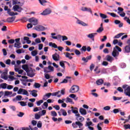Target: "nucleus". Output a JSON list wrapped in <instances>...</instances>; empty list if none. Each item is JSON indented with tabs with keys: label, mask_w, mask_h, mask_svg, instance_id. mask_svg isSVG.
<instances>
[{
	"label": "nucleus",
	"mask_w": 130,
	"mask_h": 130,
	"mask_svg": "<svg viewBox=\"0 0 130 130\" xmlns=\"http://www.w3.org/2000/svg\"><path fill=\"white\" fill-rule=\"evenodd\" d=\"M76 116H77L78 119H77L78 121H76L72 123V126L73 128H77L79 126V128H81L83 126V124L82 123L83 121L85 120V118L81 116L80 114H77L76 115Z\"/></svg>",
	"instance_id": "f257e3e1"
},
{
	"label": "nucleus",
	"mask_w": 130,
	"mask_h": 130,
	"mask_svg": "<svg viewBox=\"0 0 130 130\" xmlns=\"http://www.w3.org/2000/svg\"><path fill=\"white\" fill-rule=\"evenodd\" d=\"M23 70L25 71L26 73H27V76L28 77H30V78H33L34 76H35V74L34 73H30V70H29V66L27 64H23L22 67Z\"/></svg>",
	"instance_id": "f03ea898"
},
{
	"label": "nucleus",
	"mask_w": 130,
	"mask_h": 130,
	"mask_svg": "<svg viewBox=\"0 0 130 130\" xmlns=\"http://www.w3.org/2000/svg\"><path fill=\"white\" fill-rule=\"evenodd\" d=\"M80 90V88L78 85H73L71 87V89L69 90L70 93H77Z\"/></svg>",
	"instance_id": "7ed1b4c3"
},
{
	"label": "nucleus",
	"mask_w": 130,
	"mask_h": 130,
	"mask_svg": "<svg viewBox=\"0 0 130 130\" xmlns=\"http://www.w3.org/2000/svg\"><path fill=\"white\" fill-rule=\"evenodd\" d=\"M44 72L47 74L48 73H51V72H54V68L51 66H49L48 67H45L44 68Z\"/></svg>",
	"instance_id": "20e7f679"
},
{
	"label": "nucleus",
	"mask_w": 130,
	"mask_h": 130,
	"mask_svg": "<svg viewBox=\"0 0 130 130\" xmlns=\"http://www.w3.org/2000/svg\"><path fill=\"white\" fill-rule=\"evenodd\" d=\"M17 94H22V95H26V96H29V94L28 93V91L24 89L20 88Z\"/></svg>",
	"instance_id": "39448f33"
},
{
	"label": "nucleus",
	"mask_w": 130,
	"mask_h": 130,
	"mask_svg": "<svg viewBox=\"0 0 130 130\" xmlns=\"http://www.w3.org/2000/svg\"><path fill=\"white\" fill-rule=\"evenodd\" d=\"M28 21L29 22V23H31V24L34 26H36V25H38V20H37V19L34 17L29 18L28 19Z\"/></svg>",
	"instance_id": "423d86ee"
},
{
	"label": "nucleus",
	"mask_w": 130,
	"mask_h": 130,
	"mask_svg": "<svg viewBox=\"0 0 130 130\" xmlns=\"http://www.w3.org/2000/svg\"><path fill=\"white\" fill-rule=\"evenodd\" d=\"M112 55L113 57L116 58L117 59V57L119 55V52L117 51V50L115 48H113V51L112 52Z\"/></svg>",
	"instance_id": "0eeeda50"
},
{
	"label": "nucleus",
	"mask_w": 130,
	"mask_h": 130,
	"mask_svg": "<svg viewBox=\"0 0 130 130\" xmlns=\"http://www.w3.org/2000/svg\"><path fill=\"white\" fill-rule=\"evenodd\" d=\"M13 9L15 12H18V13H21L23 11V8L19 6V5H15L13 6Z\"/></svg>",
	"instance_id": "6e6552de"
},
{
	"label": "nucleus",
	"mask_w": 130,
	"mask_h": 130,
	"mask_svg": "<svg viewBox=\"0 0 130 130\" xmlns=\"http://www.w3.org/2000/svg\"><path fill=\"white\" fill-rule=\"evenodd\" d=\"M34 30H36V31H44L45 30V27L42 25H38L34 27Z\"/></svg>",
	"instance_id": "1a4fd4ad"
},
{
	"label": "nucleus",
	"mask_w": 130,
	"mask_h": 130,
	"mask_svg": "<svg viewBox=\"0 0 130 130\" xmlns=\"http://www.w3.org/2000/svg\"><path fill=\"white\" fill-rule=\"evenodd\" d=\"M66 79H64L62 81L60 82V84H67L68 82H71V79H72L71 77L67 76L66 77Z\"/></svg>",
	"instance_id": "9d476101"
},
{
	"label": "nucleus",
	"mask_w": 130,
	"mask_h": 130,
	"mask_svg": "<svg viewBox=\"0 0 130 130\" xmlns=\"http://www.w3.org/2000/svg\"><path fill=\"white\" fill-rule=\"evenodd\" d=\"M51 13V10L50 9H47L45 11H44L41 15H43V16H46L47 15H49Z\"/></svg>",
	"instance_id": "9b49d317"
},
{
	"label": "nucleus",
	"mask_w": 130,
	"mask_h": 130,
	"mask_svg": "<svg viewBox=\"0 0 130 130\" xmlns=\"http://www.w3.org/2000/svg\"><path fill=\"white\" fill-rule=\"evenodd\" d=\"M91 59H92V56L89 55V56H87L86 58L85 57H82L81 59V60L84 61V62H88V61H89V60H90Z\"/></svg>",
	"instance_id": "f8f14e48"
},
{
	"label": "nucleus",
	"mask_w": 130,
	"mask_h": 130,
	"mask_svg": "<svg viewBox=\"0 0 130 130\" xmlns=\"http://www.w3.org/2000/svg\"><path fill=\"white\" fill-rule=\"evenodd\" d=\"M52 58L55 61H58V60H59V55L57 53H55L52 55Z\"/></svg>",
	"instance_id": "ddd939ff"
},
{
	"label": "nucleus",
	"mask_w": 130,
	"mask_h": 130,
	"mask_svg": "<svg viewBox=\"0 0 130 130\" xmlns=\"http://www.w3.org/2000/svg\"><path fill=\"white\" fill-rule=\"evenodd\" d=\"M106 57V60H107V61H109L110 62H112V61L114 60V58L109 55H107Z\"/></svg>",
	"instance_id": "4468645a"
},
{
	"label": "nucleus",
	"mask_w": 130,
	"mask_h": 130,
	"mask_svg": "<svg viewBox=\"0 0 130 130\" xmlns=\"http://www.w3.org/2000/svg\"><path fill=\"white\" fill-rule=\"evenodd\" d=\"M71 111H72V112L73 113H74V114H75V115L76 114H79V111H78V108L71 107Z\"/></svg>",
	"instance_id": "2eb2a0df"
},
{
	"label": "nucleus",
	"mask_w": 130,
	"mask_h": 130,
	"mask_svg": "<svg viewBox=\"0 0 130 130\" xmlns=\"http://www.w3.org/2000/svg\"><path fill=\"white\" fill-rule=\"evenodd\" d=\"M83 12H89L90 13V14L92 15L93 14V12H92V10L91 8H88L87 7L82 8L81 9Z\"/></svg>",
	"instance_id": "dca6fc26"
},
{
	"label": "nucleus",
	"mask_w": 130,
	"mask_h": 130,
	"mask_svg": "<svg viewBox=\"0 0 130 130\" xmlns=\"http://www.w3.org/2000/svg\"><path fill=\"white\" fill-rule=\"evenodd\" d=\"M52 93L50 92L47 93L43 96V100H47L48 98H50V96H51Z\"/></svg>",
	"instance_id": "f3484780"
},
{
	"label": "nucleus",
	"mask_w": 130,
	"mask_h": 130,
	"mask_svg": "<svg viewBox=\"0 0 130 130\" xmlns=\"http://www.w3.org/2000/svg\"><path fill=\"white\" fill-rule=\"evenodd\" d=\"M16 19V16H13L12 17H9L7 19L6 22H8V23H12L15 21Z\"/></svg>",
	"instance_id": "a211bd4d"
},
{
	"label": "nucleus",
	"mask_w": 130,
	"mask_h": 130,
	"mask_svg": "<svg viewBox=\"0 0 130 130\" xmlns=\"http://www.w3.org/2000/svg\"><path fill=\"white\" fill-rule=\"evenodd\" d=\"M79 112L82 115H86V114H87V111L83 108H80Z\"/></svg>",
	"instance_id": "6ab92c4d"
},
{
	"label": "nucleus",
	"mask_w": 130,
	"mask_h": 130,
	"mask_svg": "<svg viewBox=\"0 0 130 130\" xmlns=\"http://www.w3.org/2000/svg\"><path fill=\"white\" fill-rule=\"evenodd\" d=\"M77 23L79 24V25H82V26H88V24L84 22L83 21H82L79 19H77Z\"/></svg>",
	"instance_id": "aec40b11"
},
{
	"label": "nucleus",
	"mask_w": 130,
	"mask_h": 130,
	"mask_svg": "<svg viewBox=\"0 0 130 130\" xmlns=\"http://www.w3.org/2000/svg\"><path fill=\"white\" fill-rule=\"evenodd\" d=\"M23 97L22 96V95H17L15 98V99H14L13 100V101H16V100L17 101H21V100H24V99H22Z\"/></svg>",
	"instance_id": "412c9836"
},
{
	"label": "nucleus",
	"mask_w": 130,
	"mask_h": 130,
	"mask_svg": "<svg viewBox=\"0 0 130 130\" xmlns=\"http://www.w3.org/2000/svg\"><path fill=\"white\" fill-rule=\"evenodd\" d=\"M37 92V90H32L31 91L30 94L32 95L33 97H37V96H38Z\"/></svg>",
	"instance_id": "4be33fe9"
},
{
	"label": "nucleus",
	"mask_w": 130,
	"mask_h": 130,
	"mask_svg": "<svg viewBox=\"0 0 130 130\" xmlns=\"http://www.w3.org/2000/svg\"><path fill=\"white\" fill-rule=\"evenodd\" d=\"M59 93H60V91L58 90L57 92L52 93V96H57V97L59 98V97H61V94H58Z\"/></svg>",
	"instance_id": "5701e85b"
},
{
	"label": "nucleus",
	"mask_w": 130,
	"mask_h": 130,
	"mask_svg": "<svg viewBox=\"0 0 130 130\" xmlns=\"http://www.w3.org/2000/svg\"><path fill=\"white\" fill-rule=\"evenodd\" d=\"M49 46L52 47V48H57V45L55 44V43H53L52 42H50L49 43Z\"/></svg>",
	"instance_id": "b1692460"
},
{
	"label": "nucleus",
	"mask_w": 130,
	"mask_h": 130,
	"mask_svg": "<svg viewBox=\"0 0 130 130\" xmlns=\"http://www.w3.org/2000/svg\"><path fill=\"white\" fill-rule=\"evenodd\" d=\"M107 14H108V15H110V16L113 17V18H119L118 15H116L115 13H114L107 12Z\"/></svg>",
	"instance_id": "393cba45"
},
{
	"label": "nucleus",
	"mask_w": 130,
	"mask_h": 130,
	"mask_svg": "<svg viewBox=\"0 0 130 130\" xmlns=\"http://www.w3.org/2000/svg\"><path fill=\"white\" fill-rule=\"evenodd\" d=\"M104 83V81L103 79H99L96 81V85H98L99 86L100 85H102Z\"/></svg>",
	"instance_id": "a878e982"
},
{
	"label": "nucleus",
	"mask_w": 130,
	"mask_h": 130,
	"mask_svg": "<svg viewBox=\"0 0 130 130\" xmlns=\"http://www.w3.org/2000/svg\"><path fill=\"white\" fill-rule=\"evenodd\" d=\"M124 33L121 32L120 34H118V35H116L115 37H114V39H117L118 38H120L122 35H123Z\"/></svg>",
	"instance_id": "bb28decb"
},
{
	"label": "nucleus",
	"mask_w": 130,
	"mask_h": 130,
	"mask_svg": "<svg viewBox=\"0 0 130 130\" xmlns=\"http://www.w3.org/2000/svg\"><path fill=\"white\" fill-rule=\"evenodd\" d=\"M60 111H61L63 116H67V115H68V113H67V111H66V110L61 109Z\"/></svg>",
	"instance_id": "cd10ccee"
},
{
	"label": "nucleus",
	"mask_w": 130,
	"mask_h": 130,
	"mask_svg": "<svg viewBox=\"0 0 130 130\" xmlns=\"http://www.w3.org/2000/svg\"><path fill=\"white\" fill-rule=\"evenodd\" d=\"M51 37L53 39H57V40H59V39H61L62 36L58 35L57 36H52Z\"/></svg>",
	"instance_id": "c85d7f7f"
},
{
	"label": "nucleus",
	"mask_w": 130,
	"mask_h": 130,
	"mask_svg": "<svg viewBox=\"0 0 130 130\" xmlns=\"http://www.w3.org/2000/svg\"><path fill=\"white\" fill-rule=\"evenodd\" d=\"M29 38L28 37H24L23 38V40L26 41L27 44H30L31 43V41L29 40Z\"/></svg>",
	"instance_id": "c756f323"
},
{
	"label": "nucleus",
	"mask_w": 130,
	"mask_h": 130,
	"mask_svg": "<svg viewBox=\"0 0 130 130\" xmlns=\"http://www.w3.org/2000/svg\"><path fill=\"white\" fill-rule=\"evenodd\" d=\"M8 86V84L7 83H2L0 85V87L2 88V89H7V87Z\"/></svg>",
	"instance_id": "7c9ffc66"
},
{
	"label": "nucleus",
	"mask_w": 130,
	"mask_h": 130,
	"mask_svg": "<svg viewBox=\"0 0 130 130\" xmlns=\"http://www.w3.org/2000/svg\"><path fill=\"white\" fill-rule=\"evenodd\" d=\"M125 52H127V53L130 52V46L127 45L125 47Z\"/></svg>",
	"instance_id": "2f4dec72"
},
{
	"label": "nucleus",
	"mask_w": 130,
	"mask_h": 130,
	"mask_svg": "<svg viewBox=\"0 0 130 130\" xmlns=\"http://www.w3.org/2000/svg\"><path fill=\"white\" fill-rule=\"evenodd\" d=\"M39 114L41 115V116H43V115H45L46 114V110H43L42 112H39Z\"/></svg>",
	"instance_id": "473e14b6"
},
{
	"label": "nucleus",
	"mask_w": 130,
	"mask_h": 130,
	"mask_svg": "<svg viewBox=\"0 0 130 130\" xmlns=\"http://www.w3.org/2000/svg\"><path fill=\"white\" fill-rule=\"evenodd\" d=\"M100 16L102 19H107V18H108L107 15L103 13H100Z\"/></svg>",
	"instance_id": "72a5a7b5"
},
{
	"label": "nucleus",
	"mask_w": 130,
	"mask_h": 130,
	"mask_svg": "<svg viewBox=\"0 0 130 130\" xmlns=\"http://www.w3.org/2000/svg\"><path fill=\"white\" fill-rule=\"evenodd\" d=\"M69 97L73 98V99H75V100H78V98H77V95H76L75 94H71L69 95Z\"/></svg>",
	"instance_id": "f704fd0d"
},
{
	"label": "nucleus",
	"mask_w": 130,
	"mask_h": 130,
	"mask_svg": "<svg viewBox=\"0 0 130 130\" xmlns=\"http://www.w3.org/2000/svg\"><path fill=\"white\" fill-rule=\"evenodd\" d=\"M87 37H88V38H90V39H92V40L94 41V37L92 33L87 35Z\"/></svg>",
	"instance_id": "c9c22d12"
},
{
	"label": "nucleus",
	"mask_w": 130,
	"mask_h": 130,
	"mask_svg": "<svg viewBox=\"0 0 130 130\" xmlns=\"http://www.w3.org/2000/svg\"><path fill=\"white\" fill-rule=\"evenodd\" d=\"M39 3L42 5V6H45L44 4L47 3V1L46 0H38Z\"/></svg>",
	"instance_id": "e433bc0d"
},
{
	"label": "nucleus",
	"mask_w": 130,
	"mask_h": 130,
	"mask_svg": "<svg viewBox=\"0 0 130 130\" xmlns=\"http://www.w3.org/2000/svg\"><path fill=\"white\" fill-rule=\"evenodd\" d=\"M19 103H20L21 106L24 107V106H27V102H19Z\"/></svg>",
	"instance_id": "4c0bfd02"
},
{
	"label": "nucleus",
	"mask_w": 130,
	"mask_h": 130,
	"mask_svg": "<svg viewBox=\"0 0 130 130\" xmlns=\"http://www.w3.org/2000/svg\"><path fill=\"white\" fill-rule=\"evenodd\" d=\"M71 53L69 52H66V54L65 55L66 57L69 58V59H73V57L70 56Z\"/></svg>",
	"instance_id": "58836bf2"
},
{
	"label": "nucleus",
	"mask_w": 130,
	"mask_h": 130,
	"mask_svg": "<svg viewBox=\"0 0 130 130\" xmlns=\"http://www.w3.org/2000/svg\"><path fill=\"white\" fill-rule=\"evenodd\" d=\"M21 43H16L14 44V47H16V48H21Z\"/></svg>",
	"instance_id": "ea45409f"
},
{
	"label": "nucleus",
	"mask_w": 130,
	"mask_h": 130,
	"mask_svg": "<svg viewBox=\"0 0 130 130\" xmlns=\"http://www.w3.org/2000/svg\"><path fill=\"white\" fill-rule=\"evenodd\" d=\"M34 87L36 88H40V87H41V84L36 82L34 85Z\"/></svg>",
	"instance_id": "a19ab883"
},
{
	"label": "nucleus",
	"mask_w": 130,
	"mask_h": 130,
	"mask_svg": "<svg viewBox=\"0 0 130 130\" xmlns=\"http://www.w3.org/2000/svg\"><path fill=\"white\" fill-rule=\"evenodd\" d=\"M12 94H13V92L12 91H5V96H9V95H12Z\"/></svg>",
	"instance_id": "79ce46f5"
},
{
	"label": "nucleus",
	"mask_w": 130,
	"mask_h": 130,
	"mask_svg": "<svg viewBox=\"0 0 130 130\" xmlns=\"http://www.w3.org/2000/svg\"><path fill=\"white\" fill-rule=\"evenodd\" d=\"M59 64H60V67H61L62 68H63V69L64 70H65L66 66L64 65V63L63 62V61H60L59 62Z\"/></svg>",
	"instance_id": "37998d69"
},
{
	"label": "nucleus",
	"mask_w": 130,
	"mask_h": 130,
	"mask_svg": "<svg viewBox=\"0 0 130 130\" xmlns=\"http://www.w3.org/2000/svg\"><path fill=\"white\" fill-rule=\"evenodd\" d=\"M66 103H72L73 102V100L70 98H67L66 100Z\"/></svg>",
	"instance_id": "c03bdc74"
},
{
	"label": "nucleus",
	"mask_w": 130,
	"mask_h": 130,
	"mask_svg": "<svg viewBox=\"0 0 130 130\" xmlns=\"http://www.w3.org/2000/svg\"><path fill=\"white\" fill-rule=\"evenodd\" d=\"M42 103H43V100H42L37 101V106H40L41 104H42Z\"/></svg>",
	"instance_id": "a18cd8bd"
},
{
	"label": "nucleus",
	"mask_w": 130,
	"mask_h": 130,
	"mask_svg": "<svg viewBox=\"0 0 130 130\" xmlns=\"http://www.w3.org/2000/svg\"><path fill=\"white\" fill-rule=\"evenodd\" d=\"M101 74H107V71L105 68H102L101 71Z\"/></svg>",
	"instance_id": "49530a36"
},
{
	"label": "nucleus",
	"mask_w": 130,
	"mask_h": 130,
	"mask_svg": "<svg viewBox=\"0 0 130 130\" xmlns=\"http://www.w3.org/2000/svg\"><path fill=\"white\" fill-rule=\"evenodd\" d=\"M51 115L52 116H57V113H56V112L54 111H52L51 112Z\"/></svg>",
	"instance_id": "de8ad7c7"
},
{
	"label": "nucleus",
	"mask_w": 130,
	"mask_h": 130,
	"mask_svg": "<svg viewBox=\"0 0 130 130\" xmlns=\"http://www.w3.org/2000/svg\"><path fill=\"white\" fill-rule=\"evenodd\" d=\"M104 29L103 28V27H100L97 30L96 32L98 33H101L102 31H103Z\"/></svg>",
	"instance_id": "09e8293b"
},
{
	"label": "nucleus",
	"mask_w": 130,
	"mask_h": 130,
	"mask_svg": "<svg viewBox=\"0 0 130 130\" xmlns=\"http://www.w3.org/2000/svg\"><path fill=\"white\" fill-rule=\"evenodd\" d=\"M38 53L37 52V51L34 50L31 52V55L32 56H36V55H37Z\"/></svg>",
	"instance_id": "8fccbe9b"
},
{
	"label": "nucleus",
	"mask_w": 130,
	"mask_h": 130,
	"mask_svg": "<svg viewBox=\"0 0 130 130\" xmlns=\"http://www.w3.org/2000/svg\"><path fill=\"white\" fill-rule=\"evenodd\" d=\"M113 99L114 101H116V100H121V99H122V97L113 96Z\"/></svg>",
	"instance_id": "3c124183"
},
{
	"label": "nucleus",
	"mask_w": 130,
	"mask_h": 130,
	"mask_svg": "<svg viewBox=\"0 0 130 130\" xmlns=\"http://www.w3.org/2000/svg\"><path fill=\"white\" fill-rule=\"evenodd\" d=\"M80 50L81 51H84V52H86V50H87V47H86V46H83L81 49H80Z\"/></svg>",
	"instance_id": "603ef678"
},
{
	"label": "nucleus",
	"mask_w": 130,
	"mask_h": 130,
	"mask_svg": "<svg viewBox=\"0 0 130 130\" xmlns=\"http://www.w3.org/2000/svg\"><path fill=\"white\" fill-rule=\"evenodd\" d=\"M74 52L76 55H81V52L78 49H75Z\"/></svg>",
	"instance_id": "864d4df0"
},
{
	"label": "nucleus",
	"mask_w": 130,
	"mask_h": 130,
	"mask_svg": "<svg viewBox=\"0 0 130 130\" xmlns=\"http://www.w3.org/2000/svg\"><path fill=\"white\" fill-rule=\"evenodd\" d=\"M104 110H106V111H109L111 109V107L109 106H107L103 108Z\"/></svg>",
	"instance_id": "5fc2aeb1"
},
{
	"label": "nucleus",
	"mask_w": 130,
	"mask_h": 130,
	"mask_svg": "<svg viewBox=\"0 0 130 130\" xmlns=\"http://www.w3.org/2000/svg\"><path fill=\"white\" fill-rule=\"evenodd\" d=\"M124 127L125 128V129H130V124H125L124 125Z\"/></svg>",
	"instance_id": "6e6d98bb"
},
{
	"label": "nucleus",
	"mask_w": 130,
	"mask_h": 130,
	"mask_svg": "<svg viewBox=\"0 0 130 130\" xmlns=\"http://www.w3.org/2000/svg\"><path fill=\"white\" fill-rule=\"evenodd\" d=\"M35 116L36 119H39V118H40V117H41V115H40V114H36Z\"/></svg>",
	"instance_id": "4d7b16f0"
},
{
	"label": "nucleus",
	"mask_w": 130,
	"mask_h": 130,
	"mask_svg": "<svg viewBox=\"0 0 130 130\" xmlns=\"http://www.w3.org/2000/svg\"><path fill=\"white\" fill-rule=\"evenodd\" d=\"M22 82V84H23L24 86H27V83L26 82V80L22 79L21 80Z\"/></svg>",
	"instance_id": "13d9d810"
},
{
	"label": "nucleus",
	"mask_w": 130,
	"mask_h": 130,
	"mask_svg": "<svg viewBox=\"0 0 130 130\" xmlns=\"http://www.w3.org/2000/svg\"><path fill=\"white\" fill-rule=\"evenodd\" d=\"M8 43L10 44H13V43H15V40L14 39H10L8 41Z\"/></svg>",
	"instance_id": "bf43d9fd"
},
{
	"label": "nucleus",
	"mask_w": 130,
	"mask_h": 130,
	"mask_svg": "<svg viewBox=\"0 0 130 130\" xmlns=\"http://www.w3.org/2000/svg\"><path fill=\"white\" fill-rule=\"evenodd\" d=\"M25 114L23 112H20L18 114H17V116H19V117H23V116Z\"/></svg>",
	"instance_id": "052dcab7"
},
{
	"label": "nucleus",
	"mask_w": 130,
	"mask_h": 130,
	"mask_svg": "<svg viewBox=\"0 0 130 130\" xmlns=\"http://www.w3.org/2000/svg\"><path fill=\"white\" fill-rule=\"evenodd\" d=\"M117 90L119 92H120V93H123V89H122V88L120 87H118Z\"/></svg>",
	"instance_id": "680f3d73"
},
{
	"label": "nucleus",
	"mask_w": 130,
	"mask_h": 130,
	"mask_svg": "<svg viewBox=\"0 0 130 130\" xmlns=\"http://www.w3.org/2000/svg\"><path fill=\"white\" fill-rule=\"evenodd\" d=\"M104 53L108 54L109 53V51L108 50V49L105 48L103 50Z\"/></svg>",
	"instance_id": "e2e57ef3"
},
{
	"label": "nucleus",
	"mask_w": 130,
	"mask_h": 130,
	"mask_svg": "<svg viewBox=\"0 0 130 130\" xmlns=\"http://www.w3.org/2000/svg\"><path fill=\"white\" fill-rule=\"evenodd\" d=\"M37 126L38 127H42V123H41V121H39L38 124H37Z\"/></svg>",
	"instance_id": "0e129e2a"
},
{
	"label": "nucleus",
	"mask_w": 130,
	"mask_h": 130,
	"mask_svg": "<svg viewBox=\"0 0 130 130\" xmlns=\"http://www.w3.org/2000/svg\"><path fill=\"white\" fill-rule=\"evenodd\" d=\"M53 108H55V109H56V110H59V109H60V108L59 107V106L58 105H55V106L53 107Z\"/></svg>",
	"instance_id": "69168bd1"
},
{
	"label": "nucleus",
	"mask_w": 130,
	"mask_h": 130,
	"mask_svg": "<svg viewBox=\"0 0 130 130\" xmlns=\"http://www.w3.org/2000/svg\"><path fill=\"white\" fill-rule=\"evenodd\" d=\"M113 112H114L115 114H116V113H118V112H119V110L118 109H115L113 110Z\"/></svg>",
	"instance_id": "338daca9"
},
{
	"label": "nucleus",
	"mask_w": 130,
	"mask_h": 130,
	"mask_svg": "<svg viewBox=\"0 0 130 130\" xmlns=\"http://www.w3.org/2000/svg\"><path fill=\"white\" fill-rule=\"evenodd\" d=\"M1 78L4 79V80H8V76L7 75H1Z\"/></svg>",
	"instance_id": "774afa93"
}]
</instances>
